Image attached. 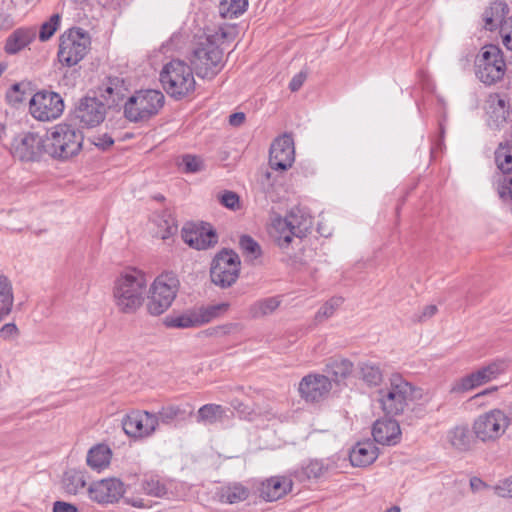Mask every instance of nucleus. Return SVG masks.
Segmentation results:
<instances>
[{
  "instance_id": "25",
  "label": "nucleus",
  "mask_w": 512,
  "mask_h": 512,
  "mask_svg": "<svg viewBox=\"0 0 512 512\" xmlns=\"http://www.w3.org/2000/svg\"><path fill=\"white\" fill-rule=\"evenodd\" d=\"M292 488V481L286 477H271L262 482L260 496L269 502L276 501L286 495Z\"/></svg>"
},
{
  "instance_id": "45",
  "label": "nucleus",
  "mask_w": 512,
  "mask_h": 512,
  "mask_svg": "<svg viewBox=\"0 0 512 512\" xmlns=\"http://www.w3.org/2000/svg\"><path fill=\"white\" fill-rule=\"evenodd\" d=\"M239 246L243 254L251 260L259 258L262 254V250L258 242L249 235H242L240 237Z\"/></svg>"
},
{
  "instance_id": "40",
  "label": "nucleus",
  "mask_w": 512,
  "mask_h": 512,
  "mask_svg": "<svg viewBox=\"0 0 512 512\" xmlns=\"http://www.w3.org/2000/svg\"><path fill=\"white\" fill-rule=\"evenodd\" d=\"M247 5V0H222L219 4V14L224 19H233L242 14Z\"/></svg>"
},
{
  "instance_id": "24",
  "label": "nucleus",
  "mask_w": 512,
  "mask_h": 512,
  "mask_svg": "<svg viewBox=\"0 0 512 512\" xmlns=\"http://www.w3.org/2000/svg\"><path fill=\"white\" fill-rule=\"evenodd\" d=\"M509 104L500 95H490L488 99V125L495 129L501 128L509 117Z\"/></svg>"
},
{
  "instance_id": "6",
  "label": "nucleus",
  "mask_w": 512,
  "mask_h": 512,
  "mask_svg": "<svg viewBox=\"0 0 512 512\" xmlns=\"http://www.w3.org/2000/svg\"><path fill=\"white\" fill-rule=\"evenodd\" d=\"M164 99V95L158 90L137 91L124 102V116L130 122L146 121L159 112Z\"/></svg>"
},
{
  "instance_id": "61",
  "label": "nucleus",
  "mask_w": 512,
  "mask_h": 512,
  "mask_svg": "<svg viewBox=\"0 0 512 512\" xmlns=\"http://www.w3.org/2000/svg\"><path fill=\"white\" fill-rule=\"evenodd\" d=\"M245 121V114L242 112L233 113L229 116V123L232 126H240Z\"/></svg>"
},
{
  "instance_id": "10",
  "label": "nucleus",
  "mask_w": 512,
  "mask_h": 512,
  "mask_svg": "<svg viewBox=\"0 0 512 512\" xmlns=\"http://www.w3.org/2000/svg\"><path fill=\"white\" fill-rule=\"evenodd\" d=\"M240 265L241 261L236 252L231 249L221 250L211 264V281L221 288L232 286L239 277Z\"/></svg>"
},
{
  "instance_id": "57",
  "label": "nucleus",
  "mask_w": 512,
  "mask_h": 512,
  "mask_svg": "<svg viewBox=\"0 0 512 512\" xmlns=\"http://www.w3.org/2000/svg\"><path fill=\"white\" fill-rule=\"evenodd\" d=\"M77 507L64 501H56L53 504V512H77Z\"/></svg>"
},
{
  "instance_id": "23",
  "label": "nucleus",
  "mask_w": 512,
  "mask_h": 512,
  "mask_svg": "<svg viewBox=\"0 0 512 512\" xmlns=\"http://www.w3.org/2000/svg\"><path fill=\"white\" fill-rule=\"evenodd\" d=\"M16 153L23 161H34L41 156L44 150V142L36 133H26L17 144Z\"/></svg>"
},
{
  "instance_id": "33",
  "label": "nucleus",
  "mask_w": 512,
  "mask_h": 512,
  "mask_svg": "<svg viewBox=\"0 0 512 512\" xmlns=\"http://www.w3.org/2000/svg\"><path fill=\"white\" fill-rule=\"evenodd\" d=\"M225 417V409L218 404H205L197 412V422L204 425H213L222 422Z\"/></svg>"
},
{
  "instance_id": "14",
  "label": "nucleus",
  "mask_w": 512,
  "mask_h": 512,
  "mask_svg": "<svg viewBox=\"0 0 512 512\" xmlns=\"http://www.w3.org/2000/svg\"><path fill=\"white\" fill-rule=\"evenodd\" d=\"M105 104L97 97H82L76 104L72 120L81 127L93 128L100 125L106 117Z\"/></svg>"
},
{
  "instance_id": "9",
  "label": "nucleus",
  "mask_w": 512,
  "mask_h": 512,
  "mask_svg": "<svg viewBox=\"0 0 512 512\" xmlns=\"http://www.w3.org/2000/svg\"><path fill=\"white\" fill-rule=\"evenodd\" d=\"M475 74L485 85H492L503 79L506 63L503 52L497 45H486L475 60Z\"/></svg>"
},
{
  "instance_id": "5",
  "label": "nucleus",
  "mask_w": 512,
  "mask_h": 512,
  "mask_svg": "<svg viewBox=\"0 0 512 512\" xmlns=\"http://www.w3.org/2000/svg\"><path fill=\"white\" fill-rule=\"evenodd\" d=\"M311 227V218L301 209L293 208L285 218H277L273 221L271 234L277 245L282 250H286L294 238L302 239Z\"/></svg>"
},
{
  "instance_id": "8",
  "label": "nucleus",
  "mask_w": 512,
  "mask_h": 512,
  "mask_svg": "<svg viewBox=\"0 0 512 512\" xmlns=\"http://www.w3.org/2000/svg\"><path fill=\"white\" fill-rule=\"evenodd\" d=\"M179 279L174 272H163L151 285L147 303L149 314L158 316L164 313L173 303L178 289Z\"/></svg>"
},
{
  "instance_id": "31",
  "label": "nucleus",
  "mask_w": 512,
  "mask_h": 512,
  "mask_svg": "<svg viewBox=\"0 0 512 512\" xmlns=\"http://www.w3.org/2000/svg\"><path fill=\"white\" fill-rule=\"evenodd\" d=\"M112 457L111 449L105 444H97L87 453V465L94 470L101 471L108 467Z\"/></svg>"
},
{
  "instance_id": "27",
  "label": "nucleus",
  "mask_w": 512,
  "mask_h": 512,
  "mask_svg": "<svg viewBox=\"0 0 512 512\" xmlns=\"http://www.w3.org/2000/svg\"><path fill=\"white\" fill-rule=\"evenodd\" d=\"M353 367V363L348 359L331 357L327 360L324 371L327 374L326 376L330 378V381L339 384L351 375Z\"/></svg>"
},
{
  "instance_id": "32",
  "label": "nucleus",
  "mask_w": 512,
  "mask_h": 512,
  "mask_svg": "<svg viewBox=\"0 0 512 512\" xmlns=\"http://www.w3.org/2000/svg\"><path fill=\"white\" fill-rule=\"evenodd\" d=\"M278 297H268L252 303L248 308V315L252 319H258L272 314L280 305Z\"/></svg>"
},
{
  "instance_id": "44",
  "label": "nucleus",
  "mask_w": 512,
  "mask_h": 512,
  "mask_svg": "<svg viewBox=\"0 0 512 512\" xmlns=\"http://www.w3.org/2000/svg\"><path fill=\"white\" fill-rule=\"evenodd\" d=\"M228 307L229 305L227 303H220L201 308L198 312H196L200 326L212 321L221 313L226 312L228 310Z\"/></svg>"
},
{
  "instance_id": "11",
  "label": "nucleus",
  "mask_w": 512,
  "mask_h": 512,
  "mask_svg": "<svg viewBox=\"0 0 512 512\" xmlns=\"http://www.w3.org/2000/svg\"><path fill=\"white\" fill-rule=\"evenodd\" d=\"M90 38L82 29L72 28L60 37L58 59L66 66H74L87 54Z\"/></svg>"
},
{
  "instance_id": "41",
  "label": "nucleus",
  "mask_w": 512,
  "mask_h": 512,
  "mask_svg": "<svg viewBox=\"0 0 512 512\" xmlns=\"http://www.w3.org/2000/svg\"><path fill=\"white\" fill-rule=\"evenodd\" d=\"M14 303L12 283L7 276L0 274V307L11 312Z\"/></svg>"
},
{
  "instance_id": "55",
  "label": "nucleus",
  "mask_w": 512,
  "mask_h": 512,
  "mask_svg": "<svg viewBox=\"0 0 512 512\" xmlns=\"http://www.w3.org/2000/svg\"><path fill=\"white\" fill-rule=\"evenodd\" d=\"M498 193L501 199L505 200L509 197L512 200V175L504 177L503 182L498 189Z\"/></svg>"
},
{
  "instance_id": "47",
  "label": "nucleus",
  "mask_w": 512,
  "mask_h": 512,
  "mask_svg": "<svg viewBox=\"0 0 512 512\" xmlns=\"http://www.w3.org/2000/svg\"><path fill=\"white\" fill-rule=\"evenodd\" d=\"M184 414L185 411L182 410L179 406L169 405L162 407L156 415L158 417V423L161 422L163 424H170L175 419L181 417Z\"/></svg>"
},
{
  "instance_id": "1",
  "label": "nucleus",
  "mask_w": 512,
  "mask_h": 512,
  "mask_svg": "<svg viewBox=\"0 0 512 512\" xmlns=\"http://www.w3.org/2000/svg\"><path fill=\"white\" fill-rule=\"evenodd\" d=\"M378 401L386 415L403 414L410 406L418 401H428L423 389L412 385L399 374H393L385 388L378 391Z\"/></svg>"
},
{
  "instance_id": "29",
  "label": "nucleus",
  "mask_w": 512,
  "mask_h": 512,
  "mask_svg": "<svg viewBox=\"0 0 512 512\" xmlns=\"http://www.w3.org/2000/svg\"><path fill=\"white\" fill-rule=\"evenodd\" d=\"M447 441L453 449L467 452L473 447L474 437L467 425H458L447 432Z\"/></svg>"
},
{
  "instance_id": "13",
  "label": "nucleus",
  "mask_w": 512,
  "mask_h": 512,
  "mask_svg": "<svg viewBox=\"0 0 512 512\" xmlns=\"http://www.w3.org/2000/svg\"><path fill=\"white\" fill-rule=\"evenodd\" d=\"M30 113L39 121H52L59 118L64 111L62 97L52 91H40L30 99Z\"/></svg>"
},
{
  "instance_id": "22",
  "label": "nucleus",
  "mask_w": 512,
  "mask_h": 512,
  "mask_svg": "<svg viewBox=\"0 0 512 512\" xmlns=\"http://www.w3.org/2000/svg\"><path fill=\"white\" fill-rule=\"evenodd\" d=\"M374 440L382 445H395L400 441L399 423L391 418L377 420L372 428Z\"/></svg>"
},
{
  "instance_id": "7",
  "label": "nucleus",
  "mask_w": 512,
  "mask_h": 512,
  "mask_svg": "<svg viewBox=\"0 0 512 512\" xmlns=\"http://www.w3.org/2000/svg\"><path fill=\"white\" fill-rule=\"evenodd\" d=\"M190 62L198 77L212 79L223 68V51L207 36L193 50Z\"/></svg>"
},
{
  "instance_id": "39",
  "label": "nucleus",
  "mask_w": 512,
  "mask_h": 512,
  "mask_svg": "<svg viewBox=\"0 0 512 512\" xmlns=\"http://www.w3.org/2000/svg\"><path fill=\"white\" fill-rule=\"evenodd\" d=\"M360 378L369 386H378L383 380V373L379 365L372 362H360Z\"/></svg>"
},
{
  "instance_id": "48",
  "label": "nucleus",
  "mask_w": 512,
  "mask_h": 512,
  "mask_svg": "<svg viewBox=\"0 0 512 512\" xmlns=\"http://www.w3.org/2000/svg\"><path fill=\"white\" fill-rule=\"evenodd\" d=\"M60 24V15L59 14H53L48 21L44 22L39 31V39L41 41H47L49 40L56 30L58 29Z\"/></svg>"
},
{
  "instance_id": "3",
  "label": "nucleus",
  "mask_w": 512,
  "mask_h": 512,
  "mask_svg": "<svg viewBox=\"0 0 512 512\" xmlns=\"http://www.w3.org/2000/svg\"><path fill=\"white\" fill-rule=\"evenodd\" d=\"M83 139L82 132L75 125L60 123L47 133L44 151L53 158L67 160L80 152Z\"/></svg>"
},
{
  "instance_id": "46",
  "label": "nucleus",
  "mask_w": 512,
  "mask_h": 512,
  "mask_svg": "<svg viewBox=\"0 0 512 512\" xmlns=\"http://www.w3.org/2000/svg\"><path fill=\"white\" fill-rule=\"evenodd\" d=\"M342 297H332L323 306L320 307L315 315V320L322 322L324 319L331 317L334 312L343 304Z\"/></svg>"
},
{
  "instance_id": "51",
  "label": "nucleus",
  "mask_w": 512,
  "mask_h": 512,
  "mask_svg": "<svg viewBox=\"0 0 512 512\" xmlns=\"http://www.w3.org/2000/svg\"><path fill=\"white\" fill-rule=\"evenodd\" d=\"M495 494L503 498H512V476L500 481L494 487Z\"/></svg>"
},
{
  "instance_id": "2",
  "label": "nucleus",
  "mask_w": 512,
  "mask_h": 512,
  "mask_svg": "<svg viewBox=\"0 0 512 512\" xmlns=\"http://www.w3.org/2000/svg\"><path fill=\"white\" fill-rule=\"evenodd\" d=\"M147 280L145 275L136 269L120 274L112 288L113 303L123 314H134L145 299Z\"/></svg>"
},
{
  "instance_id": "19",
  "label": "nucleus",
  "mask_w": 512,
  "mask_h": 512,
  "mask_svg": "<svg viewBox=\"0 0 512 512\" xmlns=\"http://www.w3.org/2000/svg\"><path fill=\"white\" fill-rule=\"evenodd\" d=\"M91 500L97 503H113L124 494V484L118 479H103L92 483L88 488Z\"/></svg>"
},
{
  "instance_id": "58",
  "label": "nucleus",
  "mask_w": 512,
  "mask_h": 512,
  "mask_svg": "<svg viewBox=\"0 0 512 512\" xmlns=\"http://www.w3.org/2000/svg\"><path fill=\"white\" fill-rule=\"evenodd\" d=\"M305 79H306V73H304V72H299L298 74H296V75L291 79V81H290V83H289V88H290V90H291L292 92H296V91H298V90L302 87V85H303V83H304Z\"/></svg>"
},
{
  "instance_id": "4",
  "label": "nucleus",
  "mask_w": 512,
  "mask_h": 512,
  "mask_svg": "<svg viewBox=\"0 0 512 512\" xmlns=\"http://www.w3.org/2000/svg\"><path fill=\"white\" fill-rule=\"evenodd\" d=\"M160 81L166 93L176 100L190 95L196 85L192 68L178 59L164 65Z\"/></svg>"
},
{
  "instance_id": "38",
  "label": "nucleus",
  "mask_w": 512,
  "mask_h": 512,
  "mask_svg": "<svg viewBox=\"0 0 512 512\" xmlns=\"http://www.w3.org/2000/svg\"><path fill=\"white\" fill-rule=\"evenodd\" d=\"M495 163L503 174L512 176V148L507 143H499L495 150Z\"/></svg>"
},
{
  "instance_id": "20",
  "label": "nucleus",
  "mask_w": 512,
  "mask_h": 512,
  "mask_svg": "<svg viewBox=\"0 0 512 512\" xmlns=\"http://www.w3.org/2000/svg\"><path fill=\"white\" fill-rule=\"evenodd\" d=\"M182 239L190 247L202 250L213 247L218 241V236L210 226L198 227L191 224L183 227Z\"/></svg>"
},
{
  "instance_id": "52",
  "label": "nucleus",
  "mask_w": 512,
  "mask_h": 512,
  "mask_svg": "<svg viewBox=\"0 0 512 512\" xmlns=\"http://www.w3.org/2000/svg\"><path fill=\"white\" fill-rule=\"evenodd\" d=\"M92 143L99 149L105 151L114 144V139L109 134L104 133L93 136Z\"/></svg>"
},
{
  "instance_id": "36",
  "label": "nucleus",
  "mask_w": 512,
  "mask_h": 512,
  "mask_svg": "<svg viewBox=\"0 0 512 512\" xmlns=\"http://www.w3.org/2000/svg\"><path fill=\"white\" fill-rule=\"evenodd\" d=\"M62 485L67 493L76 495L86 486L85 473L76 469L67 470L63 475Z\"/></svg>"
},
{
  "instance_id": "50",
  "label": "nucleus",
  "mask_w": 512,
  "mask_h": 512,
  "mask_svg": "<svg viewBox=\"0 0 512 512\" xmlns=\"http://www.w3.org/2000/svg\"><path fill=\"white\" fill-rule=\"evenodd\" d=\"M184 171L187 173H196L203 169V160L199 156L185 155L182 158Z\"/></svg>"
},
{
  "instance_id": "54",
  "label": "nucleus",
  "mask_w": 512,
  "mask_h": 512,
  "mask_svg": "<svg viewBox=\"0 0 512 512\" xmlns=\"http://www.w3.org/2000/svg\"><path fill=\"white\" fill-rule=\"evenodd\" d=\"M232 407L239 413V415L245 419L253 420V410L238 399H234L231 402Z\"/></svg>"
},
{
  "instance_id": "42",
  "label": "nucleus",
  "mask_w": 512,
  "mask_h": 512,
  "mask_svg": "<svg viewBox=\"0 0 512 512\" xmlns=\"http://www.w3.org/2000/svg\"><path fill=\"white\" fill-rule=\"evenodd\" d=\"M166 325L171 328L180 329L200 326L196 312L184 313L175 317L167 318Z\"/></svg>"
},
{
  "instance_id": "15",
  "label": "nucleus",
  "mask_w": 512,
  "mask_h": 512,
  "mask_svg": "<svg viewBox=\"0 0 512 512\" xmlns=\"http://www.w3.org/2000/svg\"><path fill=\"white\" fill-rule=\"evenodd\" d=\"M122 428L126 435L136 439L150 437L158 427V417L155 413L135 410L122 419Z\"/></svg>"
},
{
  "instance_id": "64",
  "label": "nucleus",
  "mask_w": 512,
  "mask_h": 512,
  "mask_svg": "<svg viewBox=\"0 0 512 512\" xmlns=\"http://www.w3.org/2000/svg\"><path fill=\"white\" fill-rule=\"evenodd\" d=\"M213 331L215 333H220L221 332L222 334H226V333H228V327L227 326H220V327H217V328L213 329Z\"/></svg>"
},
{
  "instance_id": "26",
  "label": "nucleus",
  "mask_w": 512,
  "mask_h": 512,
  "mask_svg": "<svg viewBox=\"0 0 512 512\" xmlns=\"http://www.w3.org/2000/svg\"><path fill=\"white\" fill-rule=\"evenodd\" d=\"M378 457V448L372 441L358 442L350 451L349 459L352 466L367 467Z\"/></svg>"
},
{
  "instance_id": "17",
  "label": "nucleus",
  "mask_w": 512,
  "mask_h": 512,
  "mask_svg": "<svg viewBox=\"0 0 512 512\" xmlns=\"http://www.w3.org/2000/svg\"><path fill=\"white\" fill-rule=\"evenodd\" d=\"M294 143L288 135L277 138L270 147L269 165L273 170L285 171L294 162Z\"/></svg>"
},
{
  "instance_id": "63",
  "label": "nucleus",
  "mask_w": 512,
  "mask_h": 512,
  "mask_svg": "<svg viewBox=\"0 0 512 512\" xmlns=\"http://www.w3.org/2000/svg\"><path fill=\"white\" fill-rule=\"evenodd\" d=\"M125 502L127 504H130L133 507H136V508H143V507H145V503H144V501L142 499L126 498Z\"/></svg>"
},
{
  "instance_id": "12",
  "label": "nucleus",
  "mask_w": 512,
  "mask_h": 512,
  "mask_svg": "<svg viewBox=\"0 0 512 512\" xmlns=\"http://www.w3.org/2000/svg\"><path fill=\"white\" fill-rule=\"evenodd\" d=\"M510 425V418L500 409H492L479 415L473 423L475 437L482 442L498 440Z\"/></svg>"
},
{
  "instance_id": "60",
  "label": "nucleus",
  "mask_w": 512,
  "mask_h": 512,
  "mask_svg": "<svg viewBox=\"0 0 512 512\" xmlns=\"http://www.w3.org/2000/svg\"><path fill=\"white\" fill-rule=\"evenodd\" d=\"M437 312L436 305H427L423 308V311L419 317V321H425L426 319L431 318Z\"/></svg>"
},
{
  "instance_id": "56",
  "label": "nucleus",
  "mask_w": 512,
  "mask_h": 512,
  "mask_svg": "<svg viewBox=\"0 0 512 512\" xmlns=\"http://www.w3.org/2000/svg\"><path fill=\"white\" fill-rule=\"evenodd\" d=\"M165 230L161 234V238L163 240L168 239L170 236L174 235L177 230V224L175 223V220L171 217V215H168L167 219H163Z\"/></svg>"
},
{
  "instance_id": "53",
  "label": "nucleus",
  "mask_w": 512,
  "mask_h": 512,
  "mask_svg": "<svg viewBox=\"0 0 512 512\" xmlns=\"http://www.w3.org/2000/svg\"><path fill=\"white\" fill-rule=\"evenodd\" d=\"M221 204L229 209H236L239 206V196L232 191H225L221 196Z\"/></svg>"
},
{
  "instance_id": "59",
  "label": "nucleus",
  "mask_w": 512,
  "mask_h": 512,
  "mask_svg": "<svg viewBox=\"0 0 512 512\" xmlns=\"http://www.w3.org/2000/svg\"><path fill=\"white\" fill-rule=\"evenodd\" d=\"M17 334L18 328L14 323L5 324L0 330V335L3 336L4 338L13 337L16 336Z\"/></svg>"
},
{
  "instance_id": "16",
  "label": "nucleus",
  "mask_w": 512,
  "mask_h": 512,
  "mask_svg": "<svg viewBox=\"0 0 512 512\" xmlns=\"http://www.w3.org/2000/svg\"><path fill=\"white\" fill-rule=\"evenodd\" d=\"M98 94L107 108H118L129 94V85L119 76H107L98 87Z\"/></svg>"
},
{
  "instance_id": "18",
  "label": "nucleus",
  "mask_w": 512,
  "mask_h": 512,
  "mask_svg": "<svg viewBox=\"0 0 512 512\" xmlns=\"http://www.w3.org/2000/svg\"><path fill=\"white\" fill-rule=\"evenodd\" d=\"M332 389L330 378L321 374H309L299 383V393L306 401L317 402Z\"/></svg>"
},
{
  "instance_id": "37",
  "label": "nucleus",
  "mask_w": 512,
  "mask_h": 512,
  "mask_svg": "<svg viewBox=\"0 0 512 512\" xmlns=\"http://www.w3.org/2000/svg\"><path fill=\"white\" fill-rule=\"evenodd\" d=\"M142 491L153 497H163L167 494V487L158 475L145 474L141 481Z\"/></svg>"
},
{
  "instance_id": "34",
  "label": "nucleus",
  "mask_w": 512,
  "mask_h": 512,
  "mask_svg": "<svg viewBox=\"0 0 512 512\" xmlns=\"http://www.w3.org/2000/svg\"><path fill=\"white\" fill-rule=\"evenodd\" d=\"M328 470V464L323 460H310L300 470L294 472V476L299 481L306 479H317L323 476Z\"/></svg>"
},
{
  "instance_id": "21",
  "label": "nucleus",
  "mask_w": 512,
  "mask_h": 512,
  "mask_svg": "<svg viewBox=\"0 0 512 512\" xmlns=\"http://www.w3.org/2000/svg\"><path fill=\"white\" fill-rule=\"evenodd\" d=\"M502 371V363L493 362L460 379L452 388L455 392L469 391L496 378Z\"/></svg>"
},
{
  "instance_id": "35",
  "label": "nucleus",
  "mask_w": 512,
  "mask_h": 512,
  "mask_svg": "<svg viewBox=\"0 0 512 512\" xmlns=\"http://www.w3.org/2000/svg\"><path fill=\"white\" fill-rule=\"evenodd\" d=\"M249 496V490L239 483L229 484L220 489L219 498L221 502L235 504L246 500Z\"/></svg>"
},
{
  "instance_id": "30",
  "label": "nucleus",
  "mask_w": 512,
  "mask_h": 512,
  "mask_svg": "<svg viewBox=\"0 0 512 512\" xmlns=\"http://www.w3.org/2000/svg\"><path fill=\"white\" fill-rule=\"evenodd\" d=\"M35 38V32L32 29H16L6 39L4 50L9 55H14L28 46Z\"/></svg>"
},
{
  "instance_id": "62",
  "label": "nucleus",
  "mask_w": 512,
  "mask_h": 512,
  "mask_svg": "<svg viewBox=\"0 0 512 512\" xmlns=\"http://www.w3.org/2000/svg\"><path fill=\"white\" fill-rule=\"evenodd\" d=\"M470 487L473 491H479L480 489L485 487V483L480 478L473 477L470 480Z\"/></svg>"
},
{
  "instance_id": "49",
  "label": "nucleus",
  "mask_w": 512,
  "mask_h": 512,
  "mask_svg": "<svg viewBox=\"0 0 512 512\" xmlns=\"http://www.w3.org/2000/svg\"><path fill=\"white\" fill-rule=\"evenodd\" d=\"M499 33L504 47L512 51V16L502 22Z\"/></svg>"
},
{
  "instance_id": "28",
  "label": "nucleus",
  "mask_w": 512,
  "mask_h": 512,
  "mask_svg": "<svg viewBox=\"0 0 512 512\" xmlns=\"http://www.w3.org/2000/svg\"><path fill=\"white\" fill-rule=\"evenodd\" d=\"M508 5L503 1H495L482 14L484 21V28L488 31H495L500 29L502 22L506 20L505 16L508 14Z\"/></svg>"
},
{
  "instance_id": "43",
  "label": "nucleus",
  "mask_w": 512,
  "mask_h": 512,
  "mask_svg": "<svg viewBox=\"0 0 512 512\" xmlns=\"http://www.w3.org/2000/svg\"><path fill=\"white\" fill-rule=\"evenodd\" d=\"M30 95L29 83L20 82L15 83L6 93V100L11 105H18L23 103L27 96Z\"/></svg>"
}]
</instances>
